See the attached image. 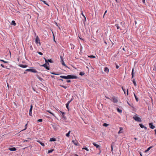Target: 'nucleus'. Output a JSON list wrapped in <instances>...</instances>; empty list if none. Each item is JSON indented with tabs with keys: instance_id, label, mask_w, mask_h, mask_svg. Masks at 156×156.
<instances>
[{
	"instance_id": "f257e3e1",
	"label": "nucleus",
	"mask_w": 156,
	"mask_h": 156,
	"mask_svg": "<svg viewBox=\"0 0 156 156\" xmlns=\"http://www.w3.org/2000/svg\"><path fill=\"white\" fill-rule=\"evenodd\" d=\"M115 26L117 27V29H120V30H122L121 28L120 27V26H121L122 27H124V23L123 24L122 22L119 21L118 20H116L115 21Z\"/></svg>"
},
{
	"instance_id": "f03ea898",
	"label": "nucleus",
	"mask_w": 156,
	"mask_h": 156,
	"mask_svg": "<svg viewBox=\"0 0 156 156\" xmlns=\"http://www.w3.org/2000/svg\"><path fill=\"white\" fill-rule=\"evenodd\" d=\"M60 77L66 79L77 78V77L76 76L71 75H68L67 76H60Z\"/></svg>"
},
{
	"instance_id": "7ed1b4c3",
	"label": "nucleus",
	"mask_w": 156,
	"mask_h": 156,
	"mask_svg": "<svg viewBox=\"0 0 156 156\" xmlns=\"http://www.w3.org/2000/svg\"><path fill=\"white\" fill-rule=\"evenodd\" d=\"M133 119L136 121L141 122L142 120L139 117L137 116V115H135L133 117Z\"/></svg>"
},
{
	"instance_id": "20e7f679",
	"label": "nucleus",
	"mask_w": 156,
	"mask_h": 156,
	"mask_svg": "<svg viewBox=\"0 0 156 156\" xmlns=\"http://www.w3.org/2000/svg\"><path fill=\"white\" fill-rule=\"evenodd\" d=\"M110 100L113 101L114 103H117L118 102L117 98L114 96L111 98Z\"/></svg>"
},
{
	"instance_id": "39448f33",
	"label": "nucleus",
	"mask_w": 156,
	"mask_h": 156,
	"mask_svg": "<svg viewBox=\"0 0 156 156\" xmlns=\"http://www.w3.org/2000/svg\"><path fill=\"white\" fill-rule=\"evenodd\" d=\"M40 40L39 39V37H38V36H37L35 38V43L36 44H38V43H39L40 44Z\"/></svg>"
},
{
	"instance_id": "423d86ee",
	"label": "nucleus",
	"mask_w": 156,
	"mask_h": 156,
	"mask_svg": "<svg viewBox=\"0 0 156 156\" xmlns=\"http://www.w3.org/2000/svg\"><path fill=\"white\" fill-rule=\"evenodd\" d=\"M40 66H41L44 67V68H45L47 70H49V67L47 66V63H45L44 64H43V65H41Z\"/></svg>"
},
{
	"instance_id": "0eeeda50",
	"label": "nucleus",
	"mask_w": 156,
	"mask_h": 156,
	"mask_svg": "<svg viewBox=\"0 0 156 156\" xmlns=\"http://www.w3.org/2000/svg\"><path fill=\"white\" fill-rule=\"evenodd\" d=\"M72 99H71L70 101H69L66 104V107L68 110H69V104L71 102V101H72Z\"/></svg>"
},
{
	"instance_id": "6e6552de",
	"label": "nucleus",
	"mask_w": 156,
	"mask_h": 156,
	"mask_svg": "<svg viewBox=\"0 0 156 156\" xmlns=\"http://www.w3.org/2000/svg\"><path fill=\"white\" fill-rule=\"evenodd\" d=\"M149 127H150L151 129H154V128L155 127V126H153V123H149Z\"/></svg>"
},
{
	"instance_id": "1a4fd4ad",
	"label": "nucleus",
	"mask_w": 156,
	"mask_h": 156,
	"mask_svg": "<svg viewBox=\"0 0 156 156\" xmlns=\"http://www.w3.org/2000/svg\"><path fill=\"white\" fill-rule=\"evenodd\" d=\"M9 150L11 151H15L16 150V149L15 147L9 148L8 149Z\"/></svg>"
},
{
	"instance_id": "9d476101",
	"label": "nucleus",
	"mask_w": 156,
	"mask_h": 156,
	"mask_svg": "<svg viewBox=\"0 0 156 156\" xmlns=\"http://www.w3.org/2000/svg\"><path fill=\"white\" fill-rule=\"evenodd\" d=\"M104 71L105 72L108 73L109 72V69L107 67H105L104 68Z\"/></svg>"
},
{
	"instance_id": "9b49d317",
	"label": "nucleus",
	"mask_w": 156,
	"mask_h": 156,
	"mask_svg": "<svg viewBox=\"0 0 156 156\" xmlns=\"http://www.w3.org/2000/svg\"><path fill=\"white\" fill-rule=\"evenodd\" d=\"M19 66L22 68H25L27 67V65H23L22 64H20Z\"/></svg>"
},
{
	"instance_id": "f8f14e48",
	"label": "nucleus",
	"mask_w": 156,
	"mask_h": 156,
	"mask_svg": "<svg viewBox=\"0 0 156 156\" xmlns=\"http://www.w3.org/2000/svg\"><path fill=\"white\" fill-rule=\"evenodd\" d=\"M37 141L42 146H44L45 145H44V143H42L41 142V141L39 140H37Z\"/></svg>"
},
{
	"instance_id": "ddd939ff",
	"label": "nucleus",
	"mask_w": 156,
	"mask_h": 156,
	"mask_svg": "<svg viewBox=\"0 0 156 156\" xmlns=\"http://www.w3.org/2000/svg\"><path fill=\"white\" fill-rule=\"evenodd\" d=\"M93 144L94 146L96 147L97 148H99L100 147V145L96 144L94 143H93Z\"/></svg>"
},
{
	"instance_id": "4468645a",
	"label": "nucleus",
	"mask_w": 156,
	"mask_h": 156,
	"mask_svg": "<svg viewBox=\"0 0 156 156\" xmlns=\"http://www.w3.org/2000/svg\"><path fill=\"white\" fill-rule=\"evenodd\" d=\"M120 130L118 132V134L121 133H122V130H123V128L122 127H120L119 128Z\"/></svg>"
},
{
	"instance_id": "2eb2a0df",
	"label": "nucleus",
	"mask_w": 156,
	"mask_h": 156,
	"mask_svg": "<svg viewBox=\"0 0 156 156\" xmlns=\"http://www.w3.org/2000/svg\"><path fill=\"white\" fill-rule=\"evenodd\" d=\"M31 72L34 73H37L38 72L34 69H31Z\"/></svg>"
},
{
	"instance_id": "dca6fc26",
	"label": "nucleus",
	"mask_w": 156,
	"mask_h": 156,
	"mask_svg": "<svg viewBox=\"0 0 156 156\" xmlns=\"http://www.w3.org/2000/svg\"><path fill=\"white\" fill-rule=\"evenodd\" d=\"M139 125L141 128H144L145 129H147V127L141 124H139Z\"/></svg>"
},
{
	"instance_id": "f3484780",
	"label": "nucleus",
	"mask_w": 156,
	"mask_h": 156,
	"mask_svg": "<svg viewBox=\"0 0 156 156\" xmlns=\"http://www.w3.org/2000/svg\"><path fill=\"white\" fill-rule=\"evenodd\" d=\"M56 140V139L55 138H52L50 139V141H55Z\"/></svg>"
},
{
	"instance_id": "a211bd4d",
	"label": "nucleus",
	"mask_w": 156,
	"mask_h": 156,
	"mask_svg": "<svg viewBox=\"0 0 156 156\" xmlns=\"http://www.w3.org/2000/svg\"><path fill=\"white\" fill-rule=\"evenodd\" d=\"M52 126L55 129H56V125L55 124H52Z\"/></svg>"
},
{
	"instance_id": "6ab92c4d",
	"label": "nucleus",
	"mask_w": 156,
	"mask_h": 156,
	"mask_svg": "<svg viewBox=\"0 0 156 156\" xmlns=\"http://www.w3.org/2000/svg\"><path fill=\"white\" fill-rule=\"evenodd\" d=\"M134 71V68H133L132 70V73H131L132 78H133L134 76V73H133Z\"/></svg>"
},
{
	"instance_id": "aec40b11",
	"label": "nucleus",
	"mask_w": 156,
	"mask_h": 156,
	"mask_svg": "<svg viewBox=\"0 0 156 156\" xmlns=\"http://www.w3.org/2000/svg\"><path fill=\"white\" fill-rule=\"evenodd\" d=\"M153 147V146H151L149 147L146 150L145 152H147V151H148L151 148H152Z\"/></svg>"
},
{
	"instance_id": "412c9836",
	"label": "nucleus",
	"mask_w": 156,
	"mask_h": 156,
	"mask_svg": "<svg viewBox=\"0 0 156 156\" xmlns=\"http://www.w3.org/2000/svg\"><path fill=\"white\" fill-rule=\"evenodd\" d=\"M72 142L75 144V145H76L77 146V141H76L75 140H72Z\"/></svg>"
},
{
	"instance_id": "4be33fe9",
	"label": "nucleus",
	"mask_w": 156,
	"mask_h": 156,
	"mask_svg": "<svg viewBox=\"0 0 156 156\" xmlns=\"http://www.w3.org/2000/svg\"><path fill=\"white\" fill-rule=\"evenodd\" d=\"M11 24L13 25L14 26H16V23H15V22L14 20H12V21Z\"/></svg>"
},
{
	"instance_id": "5701e85b",
	"label": "nucleus",
	"mask_w": 156,
	"mask_h": 156,
	"mask_svg": "<svg viewBox=\"0 0 156 156\" xmlns=\"http://www.w3.org/2000/svg\"><path fill=\"white\" fill-rule=\"evenodd\" d=\"M70 132H71V131H69V132L67 133L66 134V136L67 137H69V134H70Z\"/></svg>"
},
{
	"instance_id": "b1692460",
	"label": "nucleus",
	"mask_w": 156,
	"mask_h": 156,
	"mask_svg": "<svg viewBox=\"0 0 156 156\" xmlns=\"http://www.w3.org/2000/svg\"><path fill=\"white\" fill-rule=\"evenodd\" d=\"M61 62V63L64 66H65L66 67H67V66H66V65L65 64L64 61H62V62Z\"/></svg>"
},
{
	"instance_id": "393cba45",
	"label": "nucleus",
	"mask_w": 156,
	"mask_h": 156,
	"mask_svg": "<svg viewBox=\"0 0 156 156\" xmlns=\"http://www.w3.org/2000/svg\"><path fill=\"white\" fill-rule=\"evenodd\" d=\"M133 83L134 84V86H136V82L134 79L133 80Z\"/></svg>"
},
{
	"instance_id": "a878e982",
	"label": "nucleus",
	"mask_w": 156,
	"mask_h": 156,
	"mask_svg": "<svg viewBox=\"0 0 156 156\" xmlns=\"http://www.w3.org/2000/svg\"><path fill=\"white\" fill-rule=\"evenodd\" d=\"M46 111L47 112H48L50 114H51L53 116H55V115H54V114L53 113H52L50 111H49V110H47Z\"/></svg>"
},
{
	"instance_id": "bb28decb",
	"label": "nucleus",
	"mask_w": 156,
	"mask_h": 156,
	"mask_svg": "<svg viewBox=\"0 0 156 156\" xmlns=\"http://www.w3.org/2000/svg\"><path fill=\"white\" fill-rule=\"evenodd\" d=\"M117 111L119 112V113H121L122 112V110L120 109H119V108H117Z\"/></svg>"
},
{
	"instance_id": "cd10ccee",
	"label": "nucleus",
	"mask_w": 156,
	"mask_h": 156,
	"mask_svg": "<svg viewBox=\"0 0 156 156\" xmlns=\"http://www.w3.org/2000/svg\"><path fill=\"white\" fill-rule=\"evenodd\" d=\"M134 96L136 100L137 101H138V98L136 96V95H135V94L134 93Z\"/></svg>"
},
{
	"instance_id": "c85d7f7f",
	"label": "nucleus",
	"mask_w": 156,
	"mask_h": 156,
	"mask_svg": "<svg viewBox=\"0 0 156 156\" xmlns=\"http://www.w3.org/2000/svg\"><path fill=\"white\" fill-rule=\"evenodd\" d=\"M32 108H33V106H32V105H31L30 106V109L29 112H32Z\"/></svg>"
},
{
	"instance_id": "c756f323",
	"label": "nucleus",
	"mask_w": 156,
	"mask_h": 156,
	"mask_svg": "<svg viewBox=\"0 0 156 156\" xmlns=\"http://www.w3.org/2000/svg\"><path fill=\"white\" fill-rule=\"evenodd\" d=\"M108 125V124L106 123H104L103 124V126L105 127H107Z\"/></svg>"
},
{
	"instance_id": "7c9ffc66",
	"label": "nucleus",
	"mask_w": 156,
	"mask_h": 156,
	"mask_svg": "<svg viewBox=\"0 0 156 156\" xmlns=\"http://www.w3.org/2000/svg\"><path fill=\"white\" fill-rule=\"evenodd\" d=\"M89 57L91 58H95V56L93 55H91L88 56Z\"/></svg>"
},
{
	"instance_id": "2f4dec72",
	"label": "nucleus",
	"mask_w": 156,
	"mask_h": 156,
	"mask_svg": "<svg viewBox=\"0 0 156 156\" xmlns=\"http://www.w3.org/2000/svg\"><path fill=\"white\" fill-rule=\"evenodd\" d=\"M0 61H2L4 62V63H7L8 62L5 61L2 59H0Z\"/></svg>"
},
{
	"instance_id": "473e14b6",
	"label": "nucleus",
	"mask_w": 156,
	"mask_h": 156,
	"mask_svg": "<svg viewBox=\"0 0 156 156\" xmlns=\"http://www.w3.org/2000/svg\"><path fill=\"white\" fill-rule=\"evenodd\" d=\"M79 74L81 76H83L84 74V73L83 72H80V73Z\"/></svg>"
},
{
	"instance_id": "72a5a7b5",
	"label": "nucleus",
	"mask_w": 156,
	"mask_h": 156,
	"mask_svg": "<svg viewBox=\"0 0 156 156\" xmlns=\"http://www.w3.org/2000/svg\"><path fill=\"white\" fill-rule=\"evenodd\" d=\"M53 151V149L51 150L48 151V153H50L52 152Z\"/></svg>"
},
{
	"instance_id": "f704fd0d",
	"label": "nucleus",
	"mask_w": 156,
	"mask_h": 156,
	"mask_svg": "<svg viewBox=\"0 0 156 156\" xmlns=\"http://www.w3.org/2000/svg\"><path fill=\"white\" fill-rule=\"evenodd\" d=\"M82 149L85 150H86L87 151H89V150L87 147H83L82 148Z\"/></svg>"
},
{
	"instance_id": "c9c22d12",
	"label": "nucleus",
	"mask_w": 156,
	"mask_h": 156,
	"mask_svg": "<svg viewBox=\"0 0 156 156\" xmlns=\"http://www.w3.org/2000/svg\"><path fill=\"white\" fill-rule=\"evenodd\" d=\"M27 124H26L25 125V128L24 129H23V130H22V131H23V130H25L26 129H27Z\"/></svg>"
},
{
	"instance_id": "e433bc0d",
	"label": "nucleus",
	"mask_w": 156,
	"mask_h": 156,
	"mask_svg": "<svg viewBox=\"0 0 156 156\" xmlns=\"http://www.w3.org/2000/svg\"><path fill=\"white\" fill-rule=\"evenodd\" d=\"M61 87H62L64 88L65 89H66L67 88V87L66 86H63V85H60Z\"/></svg>"
},
{
	"instance_id": "4c0bfd02",
	"label": "nucleus",
	"mask_w": 156,
	"mask_h": 156,
	"mask_svg": "<svg viewBox=\"0 0 156 156\" xmlns=\"http://www.w3.org/2000/svg\"><path fill=\"white\" fill-rule=\"evenodd\" d=\"M47 61H48V62H50V63L52 62V61L50 59H48Z\"/></svg>"
},
{
	"instance_id": "58836bf2",
	"label": "nucleus",
	"mask_w": 156,
	"mask_h": 156,
	"mask_svg": "<svg viewBox=\"0 0 156 156\" xmlns=\"http://www.w3.org/2000/svg\"><path fill=\"white\" fill-rule=\"evenodd\" d=\"M60 58H61V62H62V61H63V57L62 56H60Z\"/></svg>"
},
{
	"instance_id": "ea45409f",
	"label": "nucleus",
	"mask_w": 156,
	"mask_h": 156,
	"mask_svg": "<svg viewBox=\"0 0 156 156\" xmlns=\"http://www.w3.org/2000/svg\"><path fill=\"white\" fill-rule=\"evenodd\" d=\"M42 2H43L44 4L49 6V5L46 3V2L45 1L43 0Z\"/></svg>"
},
{
	"instance_id": "a19ab883",
	"label": "nucleus",
	"mask_w": 156,
	"mask_h": 156,
	"mask_svg": "<svg viewBox=\"0 0 156 156\" xmlns=\"http://www.w3.org/2000/svg\"><path fill=\"white\" fill-rule=\"evenodd\" d=\"M26 70L27 71H30L31 72V69H26Z\"/></svg>"
},
{
	"instance_id": "79ce46f5",
	"label": "nucleus",
	"mask_w": 156,
	"mask_h": 156,
	"mask_svg": "<svg viewBox=\"0 0 156 156\" xmlns=\"http://www.w3.org/2000/svg\"><path fill=\"white\" fill-rule=\"evenodd\" d=\"M38 77V78L41 80H42V78L40 77H39L38 76V75H36Z\"/></svg>"
},
{
	"instance_id": "37998d69",
	"label": "nucleus",
	"mask_w": 156,
	"mask_h": 156,
	"mask_svg": "<svg viewBox=\"0 0 156 156\" xmlns=\"http://www.w3.org/2000/svg\"><path fill=\"white\" fill-rule=\"evenodd\" d=\"M42 121H43L42 119H39L37 120V121L39 122H42Z\"/></svg>"
},
{
	"instance_id": "c03bdc74",
	"label": "nucleus",
	"mask_w": 156,
	"mask_h": 156,
	"mask_svg": "<svg viewBox=\"0 0 156 156\" xmlns=\"http://www.w3.org/2000/svg\"><path fill=\"white\" fill-rule=\"evenodd\" d=\"M29 115L30 116H32V112H29Z\"/></svg>"
},
{
	"instance_id": "a18cd8bd",
	"label": "nucleus",
	"mask_w": 156,
	"mask_h": 156,
	"mask_svg": "<svg viewBox=\"0 0 156 156\" xmlns=\"http://www.w3.org/2000/svg\"><path fill=\"white\" fill-rule=\"evenodd\" d=\"M52 34H53V38H54V41L55 42V36L54 35V34L53 32L52 31Z\"/></svg>"
},
{
	"instance_id": "49530a36",
	"label": "nucleus",
	"mask_w": 156,
	"mask_h": 156,
	"mask_svg": "<svg viewBox=\"0 0 156 156\" xmlns=\"http://www.w3.org/2000/svg\"><path fill=\"white\" fill-rule=\"evenodd\" d=\"M38 54H39V55H43V53L41 52H38Z\"/></svg>"
},
{
	"instance_id": "de8ad7c7",
	"label": "nucleus",
	"mask_w": 156,
	"mask_h": 156,
	"mask_svg": "<svg viewBox=\"0 0 156 156\" xmlns=\"http://www.w3.org/2000/svg\"><path fill=\"white\" fill-rule=\"evenodd\" d=\"M44 59H45V62H46V63H48V64L49 65V63H48V61H47L48 60L46 59L45 58H44Z\"/></svg>"
},
{
	"instance_id": "09e8293b",
	"label": "nucleus",
	"mask_w": 156,
	"mask_h": 156,
	"mask_svg": "<svg viewBox=\"0 0 156 156\" xmlns=\"http://www.w3.org/2000/svg\"><path fill=\"white\" fill-rule=\"evenodd\" d=\"M81 14L85 18V19H86V17L84 15V14H83L82 12V13H81Z\"/></svg>"
},
{
	"instance_id": "8fccbe9b",
	"label": "nucleus",
	"mask_w": 156,
	"mask_h": 156,
	"mask_svg": "<svg viewBox=\"0 0 156 156\" xmlns=\"http://www.w3.org/2000/svg\"><path fill=\"white\" fill-rule=\"evenodd\" d=\"M51 74H52L55 75H58V74L55 73H51Z\"/></svg>"
},
{
	"instance_id": "3c124183",
	"label": "nucleus",
	"mask_w": 156,
	"mask_h": 156,
	"mask_svg": "<svg viewBox=\"0 0 156 156\" xmlns=\"http://www.w3.org/2000/svg\"><path fill=\"white\" fill-rule=\"evenodd\" d=\"M1 66L3 68H4L5 67V66H4V65H3V64H1Z\"/></svg>"
},
{
	"instance_id": "603ef678",
	"label": "nucleus",
	"mask_w": 156,
	"mask_h": 156,
	"mask_svg": "<svg viewBox=\"0 0 156 156\" xmlns=\"http://www.w3.org/2000/svg\"><path fill=\"white\" fill-rule=\"evenodd\" d=\"M107 12V11L106 10L105 11V12L104 14V15L103 17H104L105 14Z\"/></svg>"
},
{
	"instance_id": "864d4df0",
	"label": "nucleus",
	"mask_w": 156,
	"mask_h": 156,
	"mask_svg": "<svg viewBox=\"0 0 156 156\" xmlns=\"http://www.w3.org/2000/svg\"><path fill=\"white\" fill-rule=\"evenodd\" d=\"M66 81L67 83H69L71 82V81L70 80H67Z\"/></svg>"
},
{
	"instance_id": "5fc2aeb1",
	"label": "nucleus",
	"mask_w": 156,
	"mask_h": 156,
	"mask_svg": "<svg viewBox=\"0 0 156 156\" xmlns=\"http://www.w3.org/2000/svg\"><path fill=\"white\" fill-rule=\"evenodd\" d=\"M119 67V66L117 65H116V69H118Z\"/></svg>"
},
{
	"instance_id": "6e6d98bb",
	"label": "nucleus",
	"mask_w": 156,
	"mask_h": 156,
	"mask_svg": "<svg viewBox=\"0 0 156 156\" xmlns=\"http://www.w3.org/2000/svg\"><path fill=\"white\" fill-rule=\"evenodd\" d=\"M29 141L28 140H24L23 141V142H28Z\"/></svg>"
},
{
	"instance_id": "4d7b16f0",
	"label": "nucleus",
	"mask_w": 156,
	"mask_h": 156,
	"mask_svg": "<svg viewBox=\"0 0 156 156\" xmlns=\"http://www.w3.org/2000/svg\"><path fill=\"white\" fill-rule=\"evenodd\" d=\"M112 147V150H111V151H112V153H113V151H113V147H112H112Z\"/></svg>"
},
{
	"instance_id": "13d9d810",
	"label": "nucleus",
	"mask_w": 156,
	"mask_h": 156,
	"mask_svg": "<svg viewBox=\"0 0 156 156\" xmlns=\"http://www.w3.org/2000/svg\"><path fill=\"white\" fill-rule=\"evenodd\" d=\"M59 111L61 113H62V114L63 115V114H64V112H61V111Z\"/></svg>"
},
{
	"instance_id": "bf43d9fd",
	"label": "nucleus",
	"mask_w": 156,
	"mask_h": 156,
	"mask_svg": "<svg viewBox=\"0 0 156 156\" xmlns=\"http://www.w3.org/2000/svg\"><path fill=\"white\" fill-rule=\"evenodd\" d=\"M142 2L143 3H145V0H142Z\"/></svg>"
},
{
	"instance_id": "052dcab7",
	"label": "nucleus",
	"mask_w": 156,
	"mask_h": 156,
	"mask_svg": "<svg viewBox=\"0 0 156 156\" xmlns=\"http://www.w3.org/2000/svg\"><path fill=\"white\" fill-rule=\"evenodd\" d=\"M122 89L123 90V91H124V93H125V89H123V88L122 87Z\"/></svg>"
},
{
	"instance_id": "680f3d73",
	"label": "nucleus",
	"mask_w": 156,
	"mask_h": 156,
	"mask_svg": "<svg viewBox=\"0 0 156 156\" xmlns=\"http://www.w3.org/2000/svg\"><path fill=\"white\" fill-rule=\"evenodd\" d=\"M105 97H106L107 98V99H110V100L111 99H110V98H109L108 97H106V96H105Z\"/></svg>"
},
{
	"instance_id": "e2e57ef3",
	"label": "nucleus",
	"mask_w": 156,
	"mask_h": 156,
	"mask_svg": "<svg viewBox=\"0 0 156 156\" xmlns=\"http://www.w3.org/2000/svg\"><path fill=\"white\" fill-rule=\"evenodd\" d=\"M140 156H142V154L141 153V152H140Z\"/></svg>"
},
{
	"instance_id": "0e129e2a",
	"label": "nucleus",
	"mask_w": 156,
	"mask_h": 156,
	"mask_svg": "<svg viewBox=\"0 0 156 156\" xmlns=\"http://www.w3.org/2000/svg\"><path fill=\"white\" fill-rule=\"evenodd\" d=\"M127 95H128V89H127Z\"/></svg>"
},
{
	"instance_id": "69168bd1",
	"label": "nucleus",
	"mask_w": 156,
	"mask_h": 156,
	"mask_svg": "<svg viewBox=\"0 0 156 156\" xmlns=\"http://www.w3.org/2000/svg\"><path fill=\"white\" fill-rule=\"evenodd\" d=\"M59 80H61V81H63V79H59Z\"/></svg>"
},
{
	"instance_id": "338daca9",
	"label": "nucleus",
	"mask_w": 156,
	"mask_h": 156,
	"mask_svg": "<svg viewBox=\"0 0 156 156\" xmlns=\"http://www.w3.org/2000/svg\"><path fill=\"white\" fill-rule=\"evenodd\" d=\"M27 139H29V140H31V139L30 138H27Z\"/></svg>"
},
{
	"instance_id": "774afa93",
	"label": "nucleus",
	"mask_w": 156,
	"mask_h": 156,
	"mask_svg": "<svg viewBox=\"0 0 156 156\" xmlns=\"http://www.w3.org/2000/svg\"><path fill=\"white\" fill-rule=\"evenodd\" d=\"M155 134H156V129L154 130Z\"/></svg>"
}]
</instances>
